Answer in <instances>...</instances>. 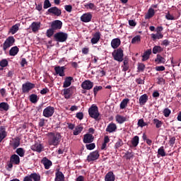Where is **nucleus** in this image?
I'll return each mask as SVG.
<instances>
[{"label": "nucleus", "mask_w": 181, "mask_h": 181, "mask_svg": "<svg viewBox=\"0 0 181 181\" xmlns=\"http://www.w3.org/2000/svg\"><path fill=\"white\" fill-rule=\"evenodd\" d=\"M54 70L56 72V74H59L60 77H64V70H66L65 66H55Z\"/></svg>", "instance_id": "f3484780"}, {"label": "nucleus", "mask_w": 181, "mask_h": 181, "mask_svg": "<svg viewBox=\"0 0 181 181\" xmlns=\"http://www.w3.org/2000/svg\"><path fill=\"white\" fill-rule=\"evenodd\" d=\"M71 81H73V77H66L64 81L63 88H67V87H70L71 86Z\"/></svg>", "instance_id": "a878e982"}, {"label": "nucleus", "mask_w": 181, "mask_h": 181, "mask_svg": "<svg viewBox=\"0 0 181 181\" xmlns=\"http://www.w3.org/2000/svg\"><path fill=\"white\" fill-rule=\"evenodd\" d=\"M18 53H19V48L18 47V46H14L11 47L9 50V54L11 56H16Z\"/></svg>", "instance_id": "7c9ffc66"}, {"label": "nucleus", "mask_w": 181, "mask_h": 181, "mask_svg": "<svg viewBox=\"0 0 181 181\" xmlns=\"http://www.w3.org/2000/svg\"><path fill=\"white\" fill-rule=\"evenodd\" d=\"M15 44V37L13 36H9L6 39L2 45H1L3 47L4 52H6L9 47H11V46H13Z\"/></svg>", "instance_id": "39448f33"}, {"label": "nucleus", "mask_w": 181, "mask_h": 181, "mask_svg": "<svg viewBox=\"0 0 181 181\" xmlns=\"http://www.w3.org/2000/svg\"><path fill=\"white\" fill-rule=\"evenodd\" d=\"M122 145H124V142L122 141V140L119 139V140L116 142V144H115V148L116 149H118V148H121V146H122Z\"/></svg>", "instance_id": "603ef678"}, {"label": "nucleus", "mask_w": 181, "mask_h": 181, "mask_svg": "<svg viewBox=\"0 0 181 181\" xmlns=\"http://www.w3.org/2000/svg\"><path fill=\"white\" fill-rule=\"evenodd\" d=\"M46 122H47V120H46V119L45 118L40 119L38 122V127H40V128L45 127V124H46Z\"/></svg>", "instance_id": "09e8293b"}, {"label": "nucleus", "mask_w": 181, "mask_h": 181, "mask_svg": "<svg viewBox=\"0 0 181 181\" xmlns=\"http://www.w3.org/2000/svg\"><path fill=\"white\" fill-rule=\"evenodd\" d=\"M68 37L69 35L63 32H58L54 35V40H55V42H58L59 43H63V42H66Z\"/></svg>", "instance_id": "20e7f679"}, {"label": "nucleus", "mask_w": 181, "mask_h": 181, "mask_svg": "<svg viewBox=\"0 0 181 181\" xmlns=\"http://www.w3.org/2000/svg\"><path fill=\"white\" fill-rule=\"evenodd\" d=\"M30 177L33 181H40V174L39 173H33L30 175Z\"/></svg>", "instance_id": "72a5a7b5"}, {"label": "nucleus", "mask_w": 181, "mask_h": 181, "mask_svg": "<svg viewBox=\"0 0 181 181\" xmlns=\"http://www.w3.org/2000/svg\"><path fill=\"white\" fill-rule=\"evenodd\" d=\"M85 6L87 9H94V8H95V5H94V4L93 3H89L86 4Z\"/></svg>", "instance_id": "0e129e2a"}, {"label": "nucleus", "mask_w": 181, "mask_h": 181, "mask_svg": "<svg viewBox=\"0 0 181 181\" xmlns=\"http://www.w3.org/2000/svg\"><path fill=\"white\" fill-rule=\"evenodd\" d=\"M94 141V136L91 134H86L83 135V144H91Z\"/></svg>", "instance_id": "ddd939ff"}, {"label": "nucleus", "mask_w": 181, "mask_h": 181, "mask_svg": "<svg viewBox=\"0 0 181 181\" xmlns=\"http://www.w3.org/2000/svg\"><path fill=\"white\" fill-rule=\"evenodd\" d=\"M91 19H93V15H91V13H86L81 16V21L85 23L91 22Z\"/></svg>", "instance_id": "4468645a"}, {"label": "nucleus", "mask_w": 181, "mask_h": 181, "mask_svg": "<svg viewBox=\"0 0 181 181\" xmlns=\"http://www.w3.org/2000/svg\"><path fill=\"white\" fill-rule=\"evenodd\" d=\"M63 91H64V98H66V100H69V98H71V95L74 94V91H76V88L71 86L69 88L64 89Z\"/></svg>", "instance_id": "6e6552de"}, {"label": "nucleus", "mask_w": 181, "mask_h": 181, "mask_svg": "<svg viewBox=\"0 0 181 181\" xmlns=\"http://www.w3.org/2000/svg\"><path fill=\"white\" fill-rule=\"evenodd\" d=\"M145 64H142V63H139L138 64V67H137V70L138 71H144L145 70Z\"/></svg>", "instance_id": "5fc2aeb1"}, {"label": "nucleus", "mask_w": 181, "mask_h": 181, "mask_svg": "<svg viewBox=\"0 0 181 181\" xmlns=\"http://www.w3.org/2000/svg\"><path fill=\"white\" fill-rule=\"evenodd\" d=\"M33 32H37L40 28V23L33 22L30 26Z\"/></svg>", "instance_id": "473e14b6"}, {"label": "nucleus", "mask_w": 181, "mask_h": 181, "mask_svg": "<svg viewBox=\"0 0 181 181\" xmlns=\"http://www.w3.org/2000/svg\"><path fill=\"white\" fill-rule=\"evenodd\" d=\"M48 144L50 146H57L62 141V134L59 132L48 134Z\"/></svg>", "instance_id": "f257e3e1"}, {"label": "nucleus", "mask_w": 181, "mask_h": 181, "mask_svg": "<svg viewBox=\"0 0 181 181\" xmlns=\"http://www.w3.org/2000/svg\"><path fill=\"white\" fill-rule=\"evenodd\" d=\"M140 42H141V35H136L132 40V45H135L136 43H140Z\"/></svg>", "instance_id": "c03bdc74"}, {"label": "nucleus", "mask_w": 181, "mask_h": 181, "mask_svg": "<svg viewBox=\"0 0 181 181\" xmlns=\"http://www.w3.org/2000/svg\"><path fill=\"white\" fill-rule=\"evenodd\" d=\"M121 45V40L119 38H115L111 41V46L112 49H118Z\"/></svg>", "instance_id": "5701e85b"}, {"label": "nucleus", "mask_w": 181, "mask_h": 181, "mask_svg": "<svg viewBox=\"0 0 181 181\" xmlns=\"http://www.w3.org/2000/svg\"><path fill=\"white\" fill-rule=\"evenodd\" d=\"M152 54V49H148L142 56V62H146L149 59V57Z\"/></svg>", "instance_id": "c756f323"}, {"label": "nucleus", "mask_w": 181, "mask_h": 181, "mask_svg": "<svg viewBox=\"0 0 181 181\" xmlns=\"http://www.w3.org/2000/svg\"><path fill=\"white\" fill-rule=\"evenodd\" d=\"M129 103V99L125 98L123 99L122 101L120 103V110H124V108H127V105H128V103Z\"/></svg>", "instance_id": "58836bf2"}, {"label": "nucleus", "mask_w": 181, "mask_h": 181, "mask_svg": "<svg viewBox=\"0 0 181 181\" xmlns=\"http://www.w3.org/2000/svg\"><path fill=\"white\" fill-rule=\"evenodd\" d=\"M8 66V60L7 59H2L0 62V66L1 67H6Z\"/></svg>", "instance_id": "bf43d9fd"}, {"label": "nucleus", "mask_w": 181, "mask_h": 181, "mask_svg": "<svg viewBox=\"0 0 181 181\" xmlns=\"http://www.w3.org/2000/svg\"><path fill=\"white\" fill-rule=\"evenodd\" d=\"M100 158V153L98 151H95L89 153L87 157L86 160L88 162H93V160H97Z\"/></svg>", "instance_id": "1a4fd4ad"}, {"label": "nucleus", "mask_w": 181, "mask_h": 181, "mask_svg": "<svg viewBox=\"0 0 181 181\" xmlns=\"http://www.w3.org/2000/svg\"><path fill=\"white\" fill-rule=\"evenodd\" d=\"M105 181H115V175L112 171L108 172L105 175Z\"/></svg>", "instance_id": "393cba45"}, {"label": "nucleus", "mask_w": 181, "mask_h": 181, "mask_svg": "<svg viewBox=\"0 0 181 181\" xmlns=\"http://www.w3.org/2000/svg\"><path fill=\"white\" fill-rule=\"evenodd\" d=\"M149 100V98L148 97V95L146 93H144V95H141L139 99V103L141 106L145 105L146 103H148V100Z\"/></svg>", "instance_id": "a211bd4d"}, {"label": "nucleus", "mask_w": 181, "mask_h": 181, "mask_svg": "<svg viewBox=\"0 0 181 181\" xmlns=\"http://www.w3.org/2000/svg\"><path fill=\"white\" fill-rule=\"evenodd\" d=\"M112 56L114 58V60L121 62L124 60V50H122V48L115 49L112 53Z\"/></svg>", "instance_id": "7ed1b4c3"}, {"label": "nucleus", "mask_w": 181, "mask_h": 181, "mask_svg": "<svg viewBox=\"0 0 181 181\" xmlns=\"http://www.w3.org/2000/svg\"><path fill=\"white\" fill-rule=\"evenodd\" d=\"M171 112H172V111H170V110L169 108H165V109H164L163 114L164 117L168 118V117H169V115H170Z\"/></svg>", "instance_id": "3c124183"}, {"label": "nucleus", "mask_w": 181, "mask_h": 181, "mask_svg": "<svg viewBox=\"0 0 181 181\" xmlns=\"http://www.w3.org/2000/svg\"><path fill=\"white\" fill-rule=\"evenodd\" d=\"M103 90V86H95L93 88V94L94 95H97L98 93L100 90Z\"/></svg>", "instance_id": "4d7b16f0"}, {"label": "nucleus", "mask_w": 181, "mask_h": 181, "mask_svg": "<svg viewBox=\"0 0 181 181\" xmlns=\"http://www.w3.org/2000/svg\"><path fill=\"white\" fill-rule=\"evenodd\" d=\"M45 146H42L40 143H35L34 145L31 146L32 151L34 152H38V153H40L44 149Z\"/></svg>", "instance_id": "f8f14e48"}, {"label": "nucleus", "mask_w": 181, "mask_h": 181, "mask_svg": "<svg viewBox=\"0 0 181 181\" xmlns=\"http://www.w3.org/2000/svg\"><path fill=\"white\" fill-rule=\"evenodd\" d=\"M10 145L13 147V149H16L21 145V138L16 137L13 139V142L10 143Z\"/></svg>", "instance_id": "412c9836"}, {"label": "nucleus", "mask_w": 181, "mask_h": 181, "mask_svg": "<svg viewBox=\"0 0 181 181\" xmlns=\"http://www.w3.org/2000/svg\"><path fill=\"white\" fill-rule=\"evenodd\" d=\"M83 129H84V127L81 124L76 126L73 132L74 135L75 136L80 135V134L83 132Z\"/></svg>", "instance_id": "bb28decb"}, {"label": "nucleus", "mask_w": 181, "mask_h": 181, "mask_svg": "<svg viewBox=\"0 0 181 181\" xmlns=\"http://www.w3.org/2000/svg\"><path fill=\"white\" fill-rule=\"evenodd\" d=\"M161 52H163V48L159 45H156L153 47V54H156L158 53H160Z\"/></svg>", "instance_id": "ea45409f"}, {"label": "nucleus", "mask_w": 181, "mask_h": 181, "mask_svg": "<svg viewBox=\"0 0 181 181\" xmlns=\"http://www.w3.org/2000/svg\"><path fill=\"white\" fill-rule=\"evenodd\" d=\"M25 152L26 151H25V149H23V148H18L16 151V153H17V155H18V156H20L21 158H23V156H25Z\"/></svg>", "instance_id": "a19ab883"}, {"label": "nucleus", "mask_w": 181, "mask_h": 181, "mask_svg": "<svg viewBox=\"0 0 181 181\" xmlns=\"http://www.w3.org/2000/svg\"><path fill=\"white\" fill-rule=\"evenodd\" d=\"M137 125L138 127H141V128H144V127L148 126V123L145 122L144 119H140L138 121Z\"/></svg>", "instance_id": "49530a36"}, {"label": "nucleus", "mask_w": 181, "mask_h": 181, "mask_svg": "<svg viewBox=\"0 0 181 181\" xmlns=\"http://www.w3.org/2000/svg\"><path fill=\"white\" fill-rule=\"evenodd\" d=\"M53 35H54V30L51 27L47 30L46 35L47 37H52Z\"/></svg>", "instance_id": "de8ad7c7"}, {"label": "nucleus", "mask_w": 181, "mask_h": 181, "mask_svg": "<svg viewBox=\"0 0 181 181\" xmlns=\"http://www.w3.org/2000/svg\"><path fill=\"white\" fill-rule=\"evenodd\" d=\"M100 39H101V33L98 31L93 35V37L90 40V43H92V45H97V42H100Z\"/></svg>", "instance_id": "dca6fc26"}, {"label": "nucleus", "mask_w": 181, "mask_h": 181, "mask_svg": "<svg viewBox=\"0 0 181 181\" xmlns=\"http://www.w3.org/2000/svg\"><path fill=\"white\" fill-rule=\"evenodd\" d=\"M139 144V136H134L132 139V145L134 148H136Z\"/></svg>", "instance_id": "c9c22d12"}, {"label": "nucleus", "mask_w": 181, "mask_h": 181, "mask_svg": "<svg viewBox=\"0 0 181 181\" xmlns=\"http://www.w3.org/2000/svg\"><path fill=\"white\" fill-rule=\"evenodd\" d=\"M175 142H176V138L175 136L171 137L169 141L170 146H173V145H175Z\"/></svg>", "instance_id": "e2e57ef3"}, {"label": "nucleus", "mask_w": 181, "mask_h": 181, "mask_svg": "<svg viewBox=\"0 0 181 181\" xmlns=\"http://www.w3.org/2000/svg\"><path fill=\"white\" fill-rule=\"evenodd\" d=\"M94 87V83L90 80H86L81 83V88L83 90H91Z\"/></svg>", "instance_id": "9b49d317"}, {"label": "nucleus", "mask_w": 181, "mask_h": 181, "mask_svg": "<svg viewBox=\"0 0 181 181\" xmlns=\"http://www.w3.org/2000/svg\"><path fill=\"white\" fill-rule=\"evenodd\" d=\"M29 98H30V103H32L33 104H36V103L39 101V97H37V95L36 94H31L29 96Z\"/></svg>", "instance_id": "4c0bfd02"}, {"label": "nucleus", "mask_w": 181, "mask_h": 181, "mask_svg": "<svg viewBox=\"0 0 181 181\" xmlns=\"http://www.w3.org/2000/svg\"><path fill=\"white\" fill-rule=\"evenodd\" d=\"M10 162L14 165H19L21 163V158L16 154H13L10 157Z\"/></svg>", "instance_id": "6ab92c4d"}, {"label": "nucleus", "mask_w": 181, "mask_h": 181, "mask_svg": "<svg viewBox=\"0 0 181 181\" xmlns=\"http://www.w3.org/2000/svg\"><path fill=\"white\" fill-rule=\"evenodd\" d=\"M158 155H160V156H166V153L165 152V148L163 146H161L158 150Z\"/></svg>", "instance_id": "a18cd8bd"}, {"label": "nucleus", "mask_w": 181, "mask_h": 181, "mask_svg": "<svg viewBox=\"0 0 181 181\" xmlns=\"http://www.w3.org/2000/svg\"><path fill=\"white\" fill-rule=\"evenodd\" d=\"M62 26L63 23L60 20H55L51 23V28L54 30H60Z\"/></svg>", "instance_id": "9d476101"}, {"label": "nucleus", "mask_w": 181, "mask_h": 181, "mask_svg": "<svg viewBox=\"0 0 181 181\" xmlns=\"http://www.w3.org/2000/svg\"><path fill=\"white\" fill-rule=\"evenodd\" d=\"M86 148L88 151H93L95 148V144L90 143L89 144H86Z\"/></svg>", "instance_id": "8fccbe9b"}, {"label": "nucleus", "mask_w": 181, "mask_h": 181, "mask_svg": "<svg viewBox=\"0 0 181 181\" xmlns=\"http://www.w3.org/2000/svg\"><path fill=\"white\" fill-rule=\"evenodd\" d=\"M153 16H155V10L150 8L148 10L147 13L145 15V19H151V18H153Z\"/></svg>", "instance_id": "c85d7f7f"}, {"label": "nucleus", "mask_w": 181, "mask_h": 181, "mask_svg": "<svg viewBox=\"0 0 181 181\" xmlns=\"http://www.w3.org/2000/svg\"><path fill=\"white\" fill-rule=\"evenodd\" d=\"M76 117L78 119H80V121H81V119H83V118H84V114H83V112H77L76 115Z\"/></svg>", "instance_id": "052dcab7"}, {"label": "nucleus", "mask_w": 181, "mask_h": 181, "mask_svg": "<svg viewBox=\"0 0 181 181\" xmlns=\"http://www.w3.org/2000/svg\"><path fill=\"white\" fill-rule=\"evenodd\" d=\"M35 87V83H32L29 81H27L22 85V93L23 94H26L29 93V91H30L31 90H33Z\"/></svg>", "instance_id": "423d86ee"}, {"label": "nucleus", "mask_w": 181, "mask_h": 181, "mask_svg": "<svg viewBox=\"0 0 181 181\" xmlns=\"http://www.w3.org/2000/svg\"><path fill=\"white\" fill-rule=\"evenodd\" d=\"M126 159L127 160H130L131 159H132V158H134V153H132V152H129V151H127L126 153Z\"/></svg>", "instance_id": "6e6d98bb"}, {"label": "nucleus", "mask_w": 181, "mask_h": 181, "mask_svg": "<svg viewBox=\"0 0 181 181\" xmlns=\"http://www.w3.org/2000/svg\"><path fill=\"white\" fill-rule=\"evenodd\" d=\"M115 131H117V124H115V123L112 122L107 125L106 132L111 134L115 132Z\"/></svg>", "instance_id": "4be33fe9"}, {"label": "nucleus", "mask_w": 181, "mask_h": 181, "mask_svg": "<svg viewBox=\"0 0 181 181\" xmlns=\"http://www.w3.org/2000/svg\"><path fill=\"white\" fill-rule=\"evenodd\" d=\"M53 114H54V107L47 106L43 110L42 115L45 118H50V117H53Z\"/></svg>", "instance_id": "0eeeda50"}, {"label": "nucleus", "mask_w": 181, "mask_h": 181, "mask_svg": "<svg viewBox=\"0 0 181 181\" xmlns=\"http://www.w3.org/2000/svg\"><path fill=\"white\" fill-rule=\"evenodd\" d=\"M116 121L118 124H124V122H127V117H124L121 115H117L116 116Z\"/></svg>", "instance_id": "2f4dec72"}, {"label": "nucleus", "mask_w": 181, "mask_h": 181, "mask_svg": "<svg viewBox=\"0 0 181 181\" xmlns=\"http://www.w3.org/2000/svg\"><path fill=\"white\" fill-rule=\"evenodd\" d=\"M165 18L168 21H175V17H173V16L170 15V13H169V11L168 12V13L165 15Z\"/></svg>", "instance_id": "680f3d73"}, {"label": "nucleus", "mask_w": 181, "mask_h": 181, "mask_svg": "<svg viewBox=\"0 0 181 181\" xmlns=\"http://www.w3.org/2000/svg\"><path fill=\"white\" fill-rule=\"evenodd\" d=\"M41 162L44 165L45 169H47V170L50 169V166L53 165L52 161L47 159V158L46 157L43 158Z\"/></svg>", "instance_id": "aec40b11"}, {"label": "nucleus", "mask_w": 181, "mask_h": 181, "mask_svg": "<svg viewBox=\"0 0 181 181\" xmlns=\"http://www.w3.org/2000/svg\"><path fill=\"white\" fill-rule=\"evenodd\" d=\"M129 59L128 58H124V61H123V66H122V67H123L122 71H128V70L129 69Z\"/></svg>", "instance_id": "cd10ccee"}, {"label": "nucleus", "mask_w": 181, "mask_h": 181, "mask_svg": "<svg viewBox=\"0 0 181 181\" xmlns=\"http://www.w3.org/2000/svg\"><path fill=\"white\" fill-rule=\"evenodd\" d=\"M153 124L156 125V128L159 129L163 125V122L158 119H153Z\"/></svg>", "instance_id": "79ce46f5"}, {"label": "nucleus", "mask_w": 181, "mask_h": 181, "mask_svg": "<svg viewBox=\"0 0 181 181\" xmlns=\"http://www.w3.org/2000/svg\"><path fill=\"white\" fill-rule=\"evenodd\" d=\"M156 63L158 64H165V62H166V59L163 58V57H161L160 54H157L156 59H155Z\"/></svg>", "instance_id": "f704fd0d"}, {"label": "nucleus", "mask_w": 181, "mask_h": 181, "mask_svg": "<svg viewBox=\"0 0 181 181\" xmlns=\"http://www.w3.org/2000/svg\"><path fill=\"white\" fill-rule=\"evenodd\" d=\"M52 6V4L50 3V1L49 0H45L44 1V9H47L48 8H50Z\"/></svg>", "instance_id": "864d4df0"}, {"label": "nucleus", "mask_w": 181, "mask_h": 181, "mask_svg": "<svg viewBox=\"0 0 181 181\" xmlns=\"http://www.w3.org/2000/svg\"><path fill=\"white\" fill-rule=\"evenodd\" d=\"M64 9H65V11H66V12L70 13L73 10V6H71V5H66L64 6Z\"/></svg>", "instance_id": "69168bd1"}, {"label": "nucleus", "mask_w": 181, "mask_h": 181, "mask_svg": "<svg viewBox=\"0 0 181 181\" xmlns=\"http://www.w3.org/2000/svg\"><path fill=\"white\" fill-rule=\"evenodd\" d=\"M54 181H64V174L60 170H57L55 173Z\"/></svg>", "instance_id": "b1692460"}, {"label": "nucleus", "mask_w": 181, "mask_h": 181, "mask_svg": "<svg viewBox=\"0 0 181 181\" xmlns=\"http://www.w3.org/2000/svg\"><path fill=\"white\" fill-rule=\"evenodd\" d=\"M0 109L4 111H8L9 110V105L5 102H2L0 103Z\"/></svg>", "instance_id": "37998d69"}, {"label": "nucleus", "mask_w": 181, "mask_h": 181, "mask_svg": "<svg viewBox=\"0 0 181 181\" xmlns=\"http://www.w3.org/2000/svg\"><path fill=\"white\" fill-rule=\"evenodd\" d=\"M47 12L52 13V15H54L55 16H60V15H62V10L57 6L51 7L47 10Z\"/></svg>", "instance_id": "2eb2a0df"}, {"label": "nucleus", "mask_w": 181, "mask_h": 181, "mask_svg": "<svg viewBox=\"0 0 181 181\" xmlns=\"http://www.w3.org/2000/svg\"><path fill=\"white\" fill-rule=\"evenodd\" d=\"M156 71H165V67L163 66H156Z\"/></svg>", "instance_id": "338daca9"}, {"label": "nucleus", "mask_w": 181, "mask_h": 181, "mask_svg": "<svg viewBox=\"0 0 181 181\" xmlns=\"http://www.w3.org/2000/svg\"><path fill=\"white\" fill-rule=\"evenodd\" d=\"M20 26H21V24H19V23H17V24L13 25L10 29V33H11V35H15V33H16V32H18V30H19Z\"/></svg>", "instance_id": "e433bc0d"}, {"label": "nucleus", "mask_w": 181, "mask_h": 181, "mask_svg": "<svg viewBox=\"0 0 181 181\" xmlns=\"http://www.w3.org/2000/svg\"><path fill=\"white\" fill-rule=\"evenodd\" d=\"M6 136H8V132H0V143L5 139Z\"/></svg>", "instance_id": "13d9d810"}, {"label": "nucleus", "mask_w": 181, "mask_h": 181, "mask_svg": "<svg viewBox=\"0 0 181 181\" xmlns=\"http://www.w3.org/2000/svg\"><path fill=\"white\" fill-rule=\"evenodd\" d=\"M157 84H165V80L162 77L158 78Z\"/></svg>", "instance_id": "774afa93"}, {"label": "nucleus", "mask_w": 181, "mask_h": 181, "mask_svg": "<svg viewBox=\"0 0 181 181\" xmlns=\"http://www.w3.org/2000/svg\"><path fill=\"white\" fill-rule=\"evenodd\" d=\"M88 114L90 118H93L95 121H98L100 112H98V107L95 105H92L88 109Z\"/></svg>", "instance_id": "f03ea898"}]
</instances>
